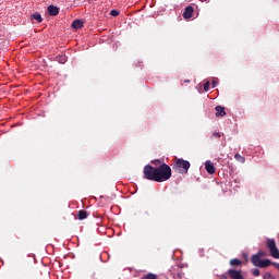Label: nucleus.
I'll return each mask as SVG.
<instances>
[{
	"instance_id": "nucleus-8",
	"label": "nucleus",
	"mask_w": 279,
	"mask_h": 279,
	"mask_svg": "<svg viewBox=\"0 0 279 279\" xmlns=\"http://www.w3.org/2000/svg\"><path fill=\"white\" fill-rule=\"evenodd\" d=\"M48 14L50 16H58L59 15V8L54 5H49L48 8Z\"/></svg>"
},
{
	"instance_id": "nucleus-13",
	"label": "nucleus",
	"mask_w": 279,
	"mask_h": 279,
	"mask_svg": "<svg viewBox=\"0 0 279 279\" xmlns=\"http://www.w3.org/2000/svg\"><path fill=\"white\" fill-rule=\"evenodd\" d=\"M230 265L233 266V267L242 266V260L239 259V258H232V259L230 260Z\"/></svg>"
},
{
	"instance_id": "nucleus-25",
	"label": "nucleus",
	"mask_w": 279,
	"mask_h": 279,
	"mask_svg": "<svg viewBox=\"0 0 279 279\" xmlns=\"http://www.w3.org/2000/svg\"><path fill=\"white\" fill-rule=\"evenodd\" d=\"M216 85H217V82H216V81H213V86H214V88L216 87Z\"/></svg>"
},
{
	"instance_id": "nucleus-7",
	"label": "nucleus",
	"mask_w": 279,
	"mask_h": 279,
	"mask_svg": "<svg viewBox=\"0 0 279 279\" xmlns=\"http://www.w3.org/2000/svg\"><path fill=\"white\" fill-rule=\"evenodd\" d=\"M205 170H206L207 173H209V175L215 174L216 169H215V167H214V165L210 160H207L205 162Z\"/></svg>"
},
{
	"instance_id": "nucleus-10",
	"label": "nucleus",
	"mask_w": 279,
	"mask_h": 279,
	"mask_svg": "<svg viewBox=\"0 0 279 279\" xmlns=\"http://www.w3.org/2000/svg\"><path fill=\"white\" fill-rule=\"evenodd\" d=\"M31 21H37V23H43L44 19L40 13H33L31 15Z\"/></svg>"
},
{
	"instance_id": "nucleus-18",
	"label": "nucleus",
	"mask_w": 279,
	"mask_h": 279,
	"mask_svg": "<svg viewBox=\"0 0 279 279\" xmlns=\"http://www.w3.org/2000/svg\"><path fill=\"white\" fill-rule=\"evenodd\" d=\"M252 274L254 277H259L260 276V270L259 269H253Z\"/></svg>"
},
{
	"instance_id": "nucleus-11",
	"label": "nucleus",
	"mask_w": 279,
	"mask_h": 279,
	"mask_svg": "<svg viewBox=\"0 0 279 279\" xmlns=\"http://www.w3.org/2000/svg\"><path fill=\"white\" fill-rule=\"evenodd\" d=\"M83 26H84V23L81 20H74L72 23V27L74 29H81Z\"/></svg>"
},
{
	"instance_id": "nucleus-14",
	"label": "nucleus",
	"mask_w": 279,
	"mask_h": 279,
	"mask_svg": "<svg viewBox=\"0 0 279 279\" xmlns=\"http://www.w3.org/2000/svg\"><path fill=\"white\" fill-rule=\"evenodd\" d=\"M141 279H158V276L153 272H148L147 275L143 276Z\"/></svg>"
},
{
	"instance_id": "nucleus-9",
	"label": "nucleus",
	"mask_w": 279,
	"mask_h": 279,
	"mask_svg": "<svg viewBox=\"0 0 279 279\" xmlns=\"http://www.w3.org/2000/svg\"><path fill=\"white\" fill-rule=\"evenodd\" d=\"M226 116H227V112H226L225 107L217 106L216 107V117H226Z\"/></svg>"
},
{
	"instance_id": "nucleus-6",
	"label": "nucleus",
	"mask_w": 279,
	"mask_h": 279,
	"mask_svg": "<svg viewBox=\"0 0 279 279\" xmlns=\"http://www.w3.org/2000/svg\"><path fill=\"white\" fill-rule=\"evenodd\" d=\"M193 13H194V8L191 7V5H187L184 9V12H183V19H185V20L192 19L193 17Z\"/></svg>"
},
{
	"instance_id": "nucleus-21",
	"label": "nucleus",
	"mask_w": 279,
	"mask_h": 279,
	"mask_svg": "<svg viewBox=\"0 0 279 279\" xmlns=\"http://www.w3.org/2000/svg\"><path fill=\"white\" fill-rule=\"evenodd\" d=\"M255 256L265 257V256H266V253H264V252H258V253L255 254Z\"/></svg>"
},
{
	"instance_id": "nucleus-26",
	"label": "nucleus",
	"mask_w": 279,
	"mask_h": 279,
	"mask_svg": "<svg viewBox=\"0 0 279 279\" xmlns=\"http://www.w3.org/2000/svg\"><path fill=\"white\" fill-rule=\"evenodd\" d=\"M185 83H190V81H185Z\"/></svg>"
},
{
	"instance_id": "nucleus-24",
	"label": "nucleus",
	"mask_w": 279,
	"mask_h": 279,
	"mask_svg": "<svg viewBox=\"0 0 279 279\" xmlns=\"http://www.w3.org/2000/svg\"><path fill=\"white\" fill-rule=\"evenodd\" d=\"M221 279H228L227 275H221Z\"/></svg>"
},
{
	"instance_id": "nucleus-1",
	"label": "nucleus",
	"mask_w": 279,
	"mask_h": 279,
	"mask_svg": "<svg viewBox=\"0 0 279 279\" xmlns=\"http://www.w3.org/2000/svg\"><path fill=\"white\" fill-rule=\"evenodd\" d=\"M143 173L144 179L160 183L168 181L172 177V169L167 163H162L158 168L148 165L145 166Z\"/></svg>"
},
{
	"instance_id": "nucleus-15",
	"label": "nucleus",
	"mask_w": 279,
	"mask_h": 279,
	"mask_svg": "<svg viewBox=\"0 0 279 279\" xmlns=\"http://www.w3.org/2000/svg\"><path fill=\"white\" fill-rule=\"evenodd\" d=\"M234 159L238 160L239 162L241 163H244L245 162V157H243L241 154L236 153L234 155Z\"/></svg>"
},
{
	"instance_id": "nucleus-16",
	"label": "nucleus",
	"mask_w": 279,
	"mask_h": 279,
	"mask_svg": "<svg viewBox=\"0 0 279 279\" xmlns=\"http://www.w3.org/2000/svg\"><path fill=\"white\" fill-rule=\"evenodd\" d=\"M204 90H205V92L210 90V82H209V81H206V82H205V84H204Z\"/></svg>"
},
{
	"instance_id": "nucleus-23",
	"label": "nucleus",
	"mask_w": 279,
	"mask_h": 279,
	"mask_svg": "<svg viewBox=\"0 0 279 279\" xmlns=\"http://www.w3.org/2000/svg\"><path fill=\"white\" fill-rule=\"evenodd\" d=\"M270 265H274L278 270H279V264L278 263H274V262H271V264Z\"/></svg>"
},
{
	"instance_id": "nucleus-22",
	"label": "nucleus",
	"mask_w": 279,
	"mask_h": 279,
	"mask_svg": "<svg viewBox=\"0 0 279 279\" xmlns=\"http://www.w3.org/2000/svg\"><path fill=\"white\" fill-rule=\"evenodd\" d=\"M59 62H60L61 64H64V63L66 62V58H65V57H61L60 60H59Z\"/></svg>"
},
{
	"instance_id": "nucleus-12",
	"label": "nucleus",
	"mask_w": 279,
	"mask_h": 279,
	"mask_svg": "<svg viewBox=\"0 0 279 279\" xmlns=\"http://www.w3.org/2000/svg\"><path fill=\"white\" fill-rule=\"evenodd\" d=\"M88 216L87 211L86 210H78L77 211V219L78 220H84L86 219Z\"/></svg>"
},
{
	"instance_id": "nucleus-3",
	"label": "nucleus",
	"mask_w": 279,
	"mask_h": 279,
	"mask_svg": "<svg viewBox=\"0 0 279 279\" xmlns=\"http://www.w3.org/2000/svg\"><path fill=\"white\" fill-rule=\"evenodd\" d=\"M251 262L254 266H257L259 268H266L271 265L270 259H262L259 255H252Z\"/></svg>"
},
{
	"instance_id": "nucleus-5",
	"label": "nucleus",
	"mask_w": 279,
	"mask_h": 279,
	"mask_svg": "<svg viewBox=\"0 0 279 279\" xmlns=\"http://www.w3.org/2000/svg\"><path fill=\"white\" fill-rule=\"evenodd\" d=\"M227 275H229L230 279H244L242 275V270H227Z\"/></svg>"
},
{
	"instance_id": "nucleus-27",
	"label": "nucleus",
	"mask_w": 279,
	"mask_h": 279,
	"mask_svg": "<svg viewBox=\"0 0 279 279\" xmlns=\"http://www.w3.org/2000/svg\"><path fill=\"white\" fill-rule=\"evenodd\" d=\"M278 241H279V234H278Z\"/></svg>"
},
{
	"instance_id": "nucleus-19",
	"label": "nucleus",
	"mask_w": 279,
	"mask_h": 279,
	"mask_svg": "<svg viewBox=\"0 0 279 279\" xmlns=\"http://www.w3.org/2000/svg\"><path fill=\"white\" fill-rule=\"evenodd\" d=\"M119 11H117V10H112V11H110V15L112 16V17H117V16H119Z\"/></svg>"
},
{
	"instance_id": "nucleus-4",
	"label": "nucleus",
	"mask_w": 279,
	"mask_h": 279,
	"mask_svg": "<svg viewBox=\"0 0 279 279\" xmlns=\"http://www.w3.org/2000/svg\"><path fill=\"white\" fill-rule=\"evenodd\" d=\"M267 247L270 252L271 257L275 259H279V250L277 247L276 240L267 239Z\"/></svg>"
},
{
	"instance_id": "nucleus-17",
	"label": "nucleus",
	"mask_w": 279,
	"mask_h": 279,
	"mask_svg": "<svg viewBox=\"0 0 279 279\" xmlns=\"http://www.w3.org/2000/svg\"><path fill=\"white\" fill-rule=\"evenodd\" d=\"M263 279H275L274 276L270 272H265L263 275Z\"/></svg>"
},
{
	"instance_id": "nucleus-20",
	"label": "nucleus",
	"mask_w": 279,
	"mask_h": 279,
	"mask_svg": "<svg viewBox=\"0 0 279 279\" xmlns=\"http://www.w3.org/2000/svg\"><path fill=\"white\" fill-rule=\"evenodd\" d=\"M213 137H214V138H221V137H222V133L214 132V133H213Z\"/></svg>"
},
{
	"instance_id": "nucleus-2",
	"label": "nucleus",
	"mask_w": 279,
	"mask_h": 279,
	"mask_svg": "<svg viewBox=\"0 0 279 279\" xmlns=\"http://www.w3.org/2000/svg\"><path fill=\"white\" fill-rule=\"evenodd\" d=\"M191 168L190 161L185 159H178L175 160V163L172 166V170L180 174H187L189 169Z\"/></svg>"
}]
</instances>
